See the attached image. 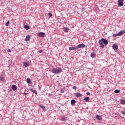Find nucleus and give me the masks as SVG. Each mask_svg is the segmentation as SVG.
I'll use <instances>...</instances> for the list:
<instances>
[{
  "label": "nucleus",
  "mask_w": 125,
  "mask_h": 125,
  "mask_svg": "<svg viewBox=\"0 0 125 125\" xmlns=\"http://www.w3.org/2000/svg\"><path fill=\"white\" fill-rule=\"evenodd\" d=\"M99 43L102 48H104V47H105L104 44V45H107V44H108V40L104 38H102L101 40H99Z\"/></svg>",
  "instance_id": "obj_1"
},
{
  "label": "nucleus",
  "mask_w": 125,
  "mask_h": 125,
  "mask_svg": "<svg viewBox=\"0 0 125 125\" xmlns=\"http://www.w3.org/2000/svg\"><path fill=\"white\" fill-rule=\"evenodd\" d=\"M52 72L53 74H55L56 75H59V74H61V73H62V68L59 67L53 68L52 69Z\"/></svg>",
  "instance_id": "obj_2"
},
{
  "label": "nucleus",
  "mask_w": 125,
  "mask_h": 125,
  "mask_svg": "<svg viewBox=\"0 0 125 125\" xmlns=\"http://www.w3.org/2000/svg\"><path fill=\"white\" fill-rule=\"evenodd\" d=\"M124 1L125 0H118V7H120V6H124Z\"/></svg>",
  "instance_id": "obj_3"
},
{
  "label": "nucleus",
  "mask_w": 125,
  "mask_h": 125,
  "mask_svg": "<svg viewBox=\"0 0 125 125\" xmlns=\"http://www.w3.org/2000/svg\"><path fill=\"white\" fill-rule=\"evenodd\" d=\"M76 47L77 49H79V48H84L85 47V45L83 43L79 44L76 46Z\"/></svg>",
  "instance_id": "obj_4"
},
{
  "label": "nucleus",
  "mask_w": 125,
  "mask_h": 125,
  "mask_svg": "<svg viewBox=\"0 0 125 125\" xmlns=\"http://www.w3.org/2000/svg\"><path fill=\"white\" fill-rule=\"evenodd\" d=\"M38 36L39 37V38H43V37L45 36V33H44V32H41L38 33Z\"/></svg>",
  "instance_id": "obj_5"
},
{
  "label": "nucleus",
  "mask_w": 125,
  "mask_h": 125,
  "mask_svg": "<svg viewBox=\"0 0 125 125\" xmlns=\"http://www.w3.org/2000/svg\"><path fill=\"white\" fill-rule=\"evenodd\" d=\"M125 33V30H124L123 31H121L120 32H118V37H120L121 36H123V35H124V34Z\"/></svg>",
  "instance_id": "obj_6"
},
{
  "label": "nucleus",
  "mask_w": 125,
  "mask_h": 125,
  "mask_svg": "<svg viewBox=\"0 0 125 125\" xmlns=\"http://www.w3.org/2000/svg\"><path fill=\"white\" fill-rule=\"evenodd\" d=\"M76 97L80 98L83 96V94H81L80 93H75Z\"/></svg>",
  "instance_id": "obj_7"
},
{
  "label": "nucleus",
  "mask_w": 125,
  "mask_h": 125,
  "mask_svg": "<svg viewBox=\"0 0 125 125\" xmlns=\"http://www.w3.org/2000/svg\"><path fill=\"white\" fill-rule=\"evenodd\" d=\"M112 48L114 50H117V49L119 48V47H118V45L115 44L113 45Z\"/></svg>",
  "instance_id": "obj_8"
},
{
  "label": "nucleus",
  "mask_w": 125,
  "mask_h": 125,
  "mask_svg": "<svg viewBox=\"0 0 125 125\" xmlns=\"http://www.w3.org/2000/svg\"><path fill=\"white\" fill-rule=\"evenodd\" d=\"M22 65L24 67H29L30 66V64H29V63H28L27 62H23Z\"/></svg>",
  "instance_id": "obj_9"
},
{
  "label": "nucleus",
  "mask_w": 125,
  "mask_h": 125,
  "mask_svg": "<svg viewBox=\"0 0 125 125\" xmlns=\"http://www.w3.org/2000/svg\"><path fill=\"white\" fill-rule=\"evenodd\" d=\"M69 50H77L78 49L77 47H69Z\"/></svg>",
  "instance_id": "obj_10"
},
{
  "label": "nucleus",
  "mask_w": 125,
  "mask_h": 125,
  "mask_svg": "<svg viewBox=\"0 0 125 125\" xmlns=\"http://www.w3.org/2000/svg\"><path fill=\"white\" fill-rule=\"evenodd\" d=\"M63 30L65 33H68L69 31V28H68V27H64L63 28Z\"/></svg>",
  "instance_id": "obj_11"
},
{
  "label": "nucleus",
  "mask_w": 125,
  "mask_h": 125,
  "mask_svg": "<svg viewBox=\"0 0 125 125\" xmlns=\"http://www.w3.org/2000/svg\"><path fill=\"white\" fill-rule=\"evenodd\" d=\"M31 39V37L29 35H27L26 37V38L25 39V42H29L30 41V39Z\"/></svg>",
  "instance_id": "obj_12"
},
{
  "label": "nucleus",
  "mask_w": 125,
  "mask_h": 125,
  "mask_svg": "<svg viewBox=\"0 0 125 125\" xmlns=\"http://www.w3.org/2000/svg\"><path fill=\"white\" fill-rule=\"evenodd\" d=\"M96 118L98 121H101L102 120V117L98 115H96Z\"/></svg>",
  "instance_id": "obj_13"
},
{
  "label": "nucleus",
  "mask_w": 125,
  "mask_h": 125,
  "mask_svg": "<svg viewBox=\"0 0 125 125\" xmlns=\"http://www.w3.org/2000/svg\"><path fill=\"white\" fill-rule=\"evenodd\" d=\"M39 107H40L41 108H42V109L43 110V111H46V109L45 108V106H43V105L42 104H40L39 105Z\"/></svg>",
  "instance_id": "obj_14"
},
{
  "label": "nucleus",
  "mask_w": 125,
  "mask_h": 125,
  "mask_svg": "<svg viewBox=\"0 0 125 125\" xmlns=\"http://www.w3.org/2000/svg\"><path fill=\"white\" fill-rule=\"evenodd\" d=\"M12 88L13 90H17V86L16 85H12Z\"/></svg>",
  "instance_id": "obj_15"
},
{
  "label": "nucleus",
  "mask_w": 125,
  "mask_h": 125,
  "mask_svg": "<svg viewBox=\"0 0 125 125\" xmlns=\"http://www.w3.org/2000/svg\"><path fill=\"white\" fill-rule=\"evenodd\" d=\"M84 101H85L86 102H88L89 101V97H86L84 99Z\"/></svg>",
  "instance_id": "obj_16"
},
{
  "label": "nucleus",
  "mask_w": 125,
  "mask_h": 125,
  "mask_svg": "<svg viewBox=\"0 0 125 125\" xmlns=\"http://www.w3.org/2000/svg\"><path fill=\"white\" fill-rule=\"evenodd\" d=\"M75 104H76V101L75 100H72L71 101V104L75 105Z\"/></svg>",
  "instance_id": "obj_17"
},
{
  "label": "nucleus",
  "mask_w": 125,
  "mask_h": 125,
  "mask_svg": "<svg viewBox=\"0 0 125 125\" xmlns=\"http://www.w3.org/2000/svg\"><path fill=\"white\" fill-rule=\"evenodd\" d=\"M120 103L122 105H125V100H121Z\"/></svg>",
  "instance_id": "obj_18"
},
{
  "label": "nucleus",
  "mask_w": 125,
  "mask_h": 125,
  "mask_svg": "<svg viewBox=\"0 0 125 125\" xmlns=\"http://www.w3.org/2000/svg\"><path fill=\"white\" fill-rule=\"evenodd\" d=\"M24 29H25L26 30H29L30 29V27H29L28 25H25L24 26Z\"/></svg>",
  "instance_id": "obj_19"
},
{
  "label": "nucleus",
  "mask_w": 125,
  "mask_h": 125,
  "mask_svg": "<svg viewBox=\"0 0 125 125\" xmlns=\"http://www.w3.org/2000/svg\"><path fill=\"white\" fill-rule=\"evenodd\" d=\"M0 81L1 82H4V77H3L2 76H0Z\"/></svg>",
  "instance_id": "obj_20"
},
{
  "label": "nucleus",
  "mask_w": 125,
  "mask_h": 125,
  "mask_svg": "<svg viewBox=\"0 0 125 125\" xmlns=\"http://www.w3.org/2000/svg\"><path fill=\"white\" fill-rule=\"evenodd\" d=\"M91 57H92V58H94V57H95V54H94V53H92L91 54Z\"/></svg>",
  "instance_id": "obj_21"
},
{
  "label": "nucleus",
  "mask_w": 125,
  "mask_h": 125,
  "mask_svg": "<svg viewBox=\"0 0 125 125\" xmlns=\"http://www.w3.org/2000/svg\"><path fill=\"white\" fill-rule=\"evenodd\" d=\"M115 93H120L121 92V91L119 89H116L114 91Z\"/></svg>",
  "instance_id": "obj_22"
},
{
  "label": "nucleus",
  "mask_w": 125,
  "mask_h": 125,
  "mask_svg": "<svg viewBox=\"0 0 125 125\" xmlns=\"http://www.w3.org/2000/svg\"><path fill=\"white\" fill-rule=\"evenodd\" d=\"M27 83H31V80L29 78L26 79Z\"/></svg>",
  "instance_id": "obj_23"
},
{
  "label": "nucleus",
  "mask_w": 125,
  "mask_h": 125,
  "mask_svg": "<svg viewBox=\"0 0 125 125\" xmlns=\"http://www.w3.org/2000/svg\"><path fill=\"white\" fill-rule=\"evenodd\" d=\"M65 90H65V89H61V93H64L65 92Z\"/></svg>",
  "instance_id": "obj_24"
},
{
  "label": "nucleus",
  "mask_w": 125,
  "mask_h": 125,
  "mask_svg": "<svg viewBox=\"0 0 125 125\" xmlns=\"http://www.w3.org/2000/svg\"><path fill=\"white\" fill-rule=\"evenodd\" d=\"M9 25V21H8L5 24V26L6 27H7V26H8Z\"/></svg>",
  "instance_id": "obj_25"
},
{
  "label": "nucleus",
  "mask_w": 125,
  "mask_h": 125,
  "mask_svg": "<svg viewBox=\"0 0 125 125\" xmlns=\"http://www.w3.org/2000/svg\"><path fill=\"white\" fill-rule=\"evenodd\" d=\"M121 112L122 115H125V110H121Z\"/></svg>",
  "instance_id": "obj_26"
},
{
  "label": "nucleus",
  "mask_w": 125,
  "mask_h": 125,
  "mask_svg": "<svg viewBox=\"0 0 125 125\" xmlns=\"http://www.w3.org/2000/svg\"><path fill=\"white\" fill-rule=\"evenodd\" d=\"M48 15L49 17H51V16H52V14L51 13H49L48 14Z\"/></svg>",
  "instance_id": "obj_27"
},
{
  "label": "nucleus",
  "mask_w": 125,
  "mask_h": 125,
  "mask_svg": "<svg viewBox=\"0 0 125 125\" xmlns=\"http://www.w3.org/2000/svg\"><path fill=\"white\" fill-rule=\"evenodd\" d=\"M117 36H118V33L117 34H114L113 35V37L114 38L117 37Z\"/></svg>",
  "instance_id": "obj_28"
},
{
  "label": "nucleus",
  "mask_w": 125,
  "mask_h": 125,
  "mask_svg": "<svg viewBox=\"0 0 125 125\" xmlns=\"http://www.w3.org/2000/svg\"><path fill=\"white\" fill-rule=\"evenodd\" d=\"M72 88H73V89H76L77 86H74L72 87Z\"/></svg>",
  "instance_id": "obj_29"
},
{
  "label": "nucleus",
  "mask_w": 125,
  "mask_h": 125,
  "mask_svg": "<svg viewBox=\"0 0 125 125\" xmlns=\"http://www.w3.org/2000/svg\"><path fill=\"white\" fill-rule=\"evenodd\" d=\"M33 93H35V94H37V93H38L37 92V91H36V90H35L33 91Z\"/></svg>",
  "instance_id": "obj_30"
},
{
  "label": "nucleus",
  "mask_w": 125,
  "mask_h": 125,
  "mask_svg": "<svg viewBox=\"0 0 125 125\" xmlns=\"http://www.w3.org/2000/svg\"><path fill=\"white\" fill-rule=\"evenodd\" d=\"M34 89H30V91H31V92H34Z\"/></svg>",
  "instance_id": "obj_31"
},
{
  "label": "nucleus",
  "mask_w": 125,
  "mask_h": 125,
  "mask_svg": "<svg viewBox=\"0 0 125 125\" xmlns=\"http://www.w3.org/2000/svg\"><path fill=\"white\" fill-rule=\"evenodd\" d=\"M62 122H64V121H65V118H62Z\"/></svg>",
  "instance_id": "obj_32"
},
{
  "label": "nucleus",
  "mask_w": 125,
  "mask_h": 125,
  "mask_svg": "<svg viewBox=\"0 0 125 125\" xmlns=\"http://www.w3.org/2000/svg\"><path fill=\"white\" fill-rule=\"evenodd\" d=\"M39 53H42V50H39Z\"/></svg>",
  "instance_id": "obj_33"
},
{
  "label": "nucleus",
  "mask_w": 125,
  "mask_h": 125,
  "mask_svg": "<svg viewBox=\"0 0 125 125\" xmlns=\"http://www.w3.org/2000/svg\"><path fill=\"white\" fill-rule=\"evenodd\" d=\"M86 94H87V95H90V93H89V92H87V93H86Z\"/></svg>",
  "instance_id": "obj_34"
},
{
  "label": "nucleus",
  "mask_w": 125,
  "mask_h": 125,
  "mask_svg": "<svg viewBox=\"0 0 125 125\" xmlns=\"http://www.w3.org/2000/svg\"><path fill=\"white\" fill-rule=\"evenodd\" d=\"M7 51H8V52H11V50H10V49H8V50H7Z\"/></svg>",
  "instance_id": "obj_35"
},
{
  "label": "nucleus",
  "mask_w": 125,
  "mask_h": 125,
  "mask_svg": "<svg viewBox=\"0 0 125 125\" xmlns=\"http://www.w3.org/2000/svg\"><path fill=\"white\" fill-rule=\"evenodd\" d=\"M84 10H85V9H84V8H83L82 9V11H83V12L84 11Z\"/></svg>",
  "instance_id": "obj_36"
},
{
  "label": "nucleus",
  "mask_w": 125,
  "mask_h": 125,
  "mask_svg": "<svg viewBox=\"0 0 125 125\" xmlns=\"http://www.w3.org/2000/svg\"><path fill=\"white\" fill-rule=\"evenodd\" d=\"M39 87V89H41V86H40V85H38Z\"/></svg>",
  "instance_id": "obj_37"
},
{
  "label": "nucleus",
  "mask_w": 125,
  "mask_h": 125,
  "mask_svg": "<svg viewBox=\"0 0 125 125\" xmlns=\"http://www.w3.org/2000/svg\"><path fill=\"white\" fill-rule=\"evenodd\" d=\"M24 94H25V95H27V93H24Z\"/></svg>",
  "instance_id": "obj_38"
},
{
  "label": "nucleus",
  "mask_w": 125,
  "mask_h": 125,
  "mask_svg": "<svg viewBox=\"0 0 125 125\" xmlns=\"http://www.w3.org/2000/svg\"><path fill=\"white\" fill-rule=\"evenodd\" d=\"M87 109H88V107H87Z\"/></svg>",
  "instance_id": "obj_39"
}]
</instances>
